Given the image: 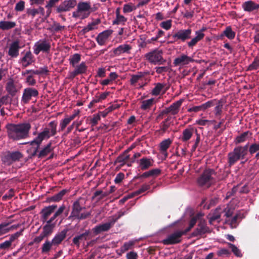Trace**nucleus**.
Returning <instances> with one entry per match:
<instances>
[{
  "label": "nucleus",
  "instance_id": "393cba45",
  "mask_svg": "<svg viewBox=\"0 0 259 259\" xmlns=\"http://www.w3.org/2000/svg\"><path fill=\"white\" fill-rule=\"evenodd\" d=\"M199 222V224L196 230L194 233L195 235L204 234L208 231V228L206 226V223L204 220L200 219Z\"/></svg>",
  "mask_w": 259,
  "mask_h": 259
},
{
  "label": "nucleus",
  "instance_id": "5fc2aeb1",
  "mask_svg": "<svg viewBox=\"0 0 259 259\" xmlns=\"http://www.w3.org/2000/svg\"><path fill=\"white\" fill-rule=\"evenodd\" d=\"M259 143H255L251 144L249 148V151L251 154H252L256 152H258Z\"/></svg>",
  "mask_w": 259,
  "mask_h": 259
},
{
  "label": "nucleus",
  "instance_id": "b1692460",
  "mask_svg": "<svg viewBox=\"0 0 259 259\" xmlns=\"http://www.w3.org/2000/svg\"><path fill=\"white\" fill-rule=\"evenodd\" d=\"M56 208V205H52L45 207L42 210L41 215L44 222L47 221L49 217L54 212Z\"/></svg>",
  "mask_w": 259,
  "mask_h": 259
},
{
  "label": "nucleus",
  "instance_id": "58836bf2",
  "mask_svg": "<svg viewBox=\"0 0 259 259\" xmlns=\"http://www.w3.org/2000/svg\"><path fill=\"white\" fill-rule=\"evenodd\" d=\"M154 99L146 100L142 102L141 108L143 110H147L149 109L154 103Z\"/></svg>",
  "mask_w": 259,
  "mask_h": 259
},
{
  "label": "nucleus",
  "instance_id": "cd10ccee",
  "mask_svg": "<svg viewBox=\"0 0 259 259\" xmlns=\"http://www.w3.org/2000/svg\"><path fill=\"white\" fill-rule=\"evenodd\" d=\"M194 128L193 127H190L185 129L182 133V135L181 137V139L183 142H186L189 140L193 134Z\"/></svg>",
  "mask_w": 259,
  "mask_h": 259
},
{
  "label": "nucleus",
  "instance_id": "774afa93",
  "mask_svg": "<svg viewBox=\"0 0 259 259\" xmlns=\"http://www.w3.org/2000/svg\"><path fill=\"white\" fill-rule=\"evenodd\" d=\"M223 106L221 104L218 105L214 108L215 115L217 116H220L222 112Z\"/></svg>",
  "mask_w": 259,
  "mask_h": 259
},
{
  "label": "nucleus",
  "instance_id": "8fccbe9b",
  "mask_svg": "<svg viewBox=\"0 0 259 259\" xmlns=\"http://www.w3.org/2000/svg\"><path fill=\"white\" fill-rule=\"evenodd\" d=\"M137 7L132 3L125 4L123 6V11L125 13H130L136 10Z\"/></svg>",
  "mask_w": 259,
  "mask_h": 259
},
{
  "label": "nucleus",
  "instance_id": "69168bd1",
  "mask_svg": "<svg viewBox=\"0 0 259 259\" xmlns=\"http://www.w3.org/2000/svg\"><path fill=\"white\" fill-rule=\"evenodd\" d=\"M155 69L157 73L161 74L163 72L167 71L168 70V67L167 66L156 67Z\"/></svg>",
  "mask_w": 259,
  "mask_h": 259
},
{
  "label": "nucleus",
  "instance_id": "72a5a7b5",
  "mask_svg": "<svg viewBox=\"0 0 259 259\" xmlns=\"http://www.w3.org/2000/svg\"><path fill=\"white\" fill-rule=\"evenodd\" d=\"M139 165L142 169H146L152 165V162L149 158H143L139 161Z\"/></svg>",
  "mask_w": 259,
  "mask_h": 259
},
{
  "label": "nucleus",
  "instance_id": "1a4fd4ad",
  "mask_svg": "<svg viewBox=\"0 0 259 259\" xmlns=\"http://www.w3.org/2000/svg\"><path fill=\"white\" fill-rule=\"evenodd\" d=\"M51 48L50 42L46 39L40 40L36 42L33 47L34 53L38 55L40 52L48 53Z\"/></svg>",
  "mask_w": 259,
  "mask_h": 259
},
{
  "label": "nucleus",
  "instance_id": "9b49d317",
  "mask_svg": "<svg viewBox=\"0 0 259 259\" xmlns=\"http://www.w3.org/2000/svg\"><path fill=\"white\" fill-rule=\"evenodd\" d=\"M23 157V154L18 151L9 152L3 158V161L10 165L13 162L20 161Z\"/></svg>",
  "mask_w": 259,
  "mask_h": 259
},
{
  "label": "nucleus",
  "instance_id": "a19ab883",
  "mask_svg": "<svg viewBox=\"0 0 259 259\" xmlns=\"http://www.w3.org/2000/svg\"><path fill=\"white\" fill-rule=\"evenodd\" d=\"M74 67H75V71L78 75L84 73L87 69V67L84 62H81L79 65L76 66Z\"/></svg>",
  "mask_w": 259,
  "mask_h": 259
},
{
  "label": "nucleus",
  "instance_id": "a211bd4d",
  "mask_svg": "<svg viewBox=\"0 0 259 259\" xmlns=\"http://www.w3.org/2000/svg\"><path fill=\"white\" fill-rule=\"evenodd\" d=\"M205 30V28H202L201 30L196 31L195 32L196 36L193 38L190 41L187 42V45L189 47L192 48L196 45V44L203 39L204 36L203 31Z\"/></svg>",
  "mask_w": 259,
  "mask_h": 259
},
{
  "label": "nucleus",
  "instance_id": "f03ea898",
  "mask_svg": "<svg viewBox=\"0 0 259 259\" xmlns=\"http://www.w3.org/2000/svg\"><path fill=\"white\" fill-rule=\"evenodd\" d=\"M57 124L55 121L50 122L48 126L44 128L43 131L39 133L33 140L30 142L31 145L36 146L35 152L44 140L48 139L51 137L56 135L57 133Z\"/></svg>",
  "mask_w": 259,
  "mask_h": 259
},
{
  "label": "nucleus",
  "instance_id": "0e129e2a",
  "mask_svg": "<svg viewBox=\"0 0 259 259\" xmlns=\"http://www.w3.org/2000/svg\"><path fill=\"white\" fill-rule=\"evenodd\" d=\"M223 212H224V215L226 217L227 219H229L230 217L233 213V210L230 208L229 207H227L225 209L223 210Z\"/></svg>",
  "mask_w": 259,
  "mask_h": 259
},
{
  "label": "nucleus",
  "instance_id": "2eb2a0df",
  "mask_svg": "<svg viewBox=\"0 0 259 259\" xmlns=\"http://www.w3.org/2000/svg\"><path fill=\"white\" fill-rule=\"evenodd\" d=\"M193 60L191 57L185 54H182L174 60V64L176 66L182 67L188 65Z\"/></svg>",
  "mask_w": 259,
  "mask_h": 259
},
{
  "label": "nucleus",
  "instance_id": "4be33fe9",
  "mask_svg": "<svg viewBox=\"0 0 259 259\" xmlns=\"http://www.w3.org/2000/svg\"><path fill=\"white\" fill-rule=\"evenodd\" d=\"M172 143V140L169 138L162 141L159 144V150L165 156H167V150Z\"/></svg>",
  "mask_w": 259,
  "mask_h": 259
},
{
  "label": "nucleus",
  "instance_id": "3c124183",
  "mask_svg": "<svg viewBox=\"0 0 259 259\" xmlns=\"http://www.w3.org/2000/svg\"><path fill=\"white\" fill-rule=\"evenodd\" d=\"M224 33L226 37L230 39L234 38L235 35V33L232 31L230 27H227L224 31Z\"/></svg>",
  "mask_w": 259,
  "mask_h": 259
},
{
  "label": "nucleus",
  "instance_id": "423d86ee",
  "mask_svg": "<svg viewBox=\"0 0 259 259\" xmlns=\"http://www.w3.org/2000/svg\"><path fill=\"white\" fill-rule=\"evenodd\" d=\"M163 51L161 50L154 49L145 54L146 59L154 65L163 64L165 60L163 59Z\"/></svg>",
  "mask_w": 259,
  "mask_h": 259
},
{
  "label": "nucleus",
  "instance_id": "4d7b16f0",
  "mask_svg": "<svg viewBox=\"0 0 259 259\" xmlns=\"http://www.w3.org/2000/svg\"><path fill=\"white\" fill-rule=\"evenodd\" d=\"M160 26L165 30L169 29L171 27V20H168L162 22L160 23Z\"/></svg>",
  "mask_w": 259,
  "mask_h": 259
},
{
  "label": "nucleus",
  "instance_id": "473e14b6",
  "mask_svg": "<svg viewBox=\"0 0 259 259\" xmlns=\"http://www.w3.org/2000/svg\"><path fill=\"white\" fill-rule=\"evenodd\" d=\"M165 86V84L157 83L152 91V95L156 96L160 94L161 92L164 93L166 91V89H164Z\"/></svg>",
  "mask_w": 259,
  "mask_h": 259
},
{
  "label": "nucleus",
  "instance_id": "338daca9",
  "mask_svg": "<svg viewBox=\"0 0 259 259\" xmlns=\"http://www.w3.org/2000/svg\"><path fill=\"white\" fill-rule=\"evenodd\" d=\"M25 3L23 1H20L18 3L15 7V10L17 11H22L24 10Z\"/></svg>",
  "mask_w": 259,
  "mask_h": 259
},
{
  "label": "nucleus",
  "instance_id": "c9c22d12",
  "mask_svg": "<svg viewBox=\"0 0 259 259\" xmlns=\"http://www.w3.org/2000/svg\"><path fill=\"white\" fill-rule=\"evenodd\" d=\"M56 225V223L52 224H47L43 228V231L42 233L46 236L47 237L50 235L53 232V230Z\"/></svg>",
  "mask_w": 259,
  "mask_h": 259
},
{
  "label": "nucleus",
  "instance_id": "bb28decb",
  "mask_svg": "<svg viewBox=\"0 0 259 259\" xmlns=\"http://www.w3.org/2000/svg\"><path fill=\"white\" fill-rule=\"evenodd\" d=\"M136 243L135 240H130L128 242H124L118 250V254L121 255L127 250L132 249Z\"/></svg>",
  "mask_w": 259,
  "mask_h": 259
},
{
  "label": "nucleus",
  "instance_id": "39448f33",
  "mask_svg": "<svg viewBox=\"0 0 259 259\" xmlns=\"http://www.w3.org/2000/svg\"><path fill=\"white\" fill-rule=\"evenodd\" d=\"M91 10V5L90 2H79L77 5L76 10L72 14L73 17L84 19L90 15L92 12Z\"/></svg>",
  "mask_w": 259,
  "mask_h": 259
},
{
  "label": "nucleus",
  "instance_id": "a878e982",
  "mask_svg": "<svg viewBox=\"0 0 259 259\" xmlns=\"http://www.w3.org/2000/svg\"><path fill=\"white\" fill-rule=\"evenodd\" d=\"M132 47L127 44H123L115 49L113 53L115 55H119L123 53H129Z\"/></svg>",
  "mask_w": 259,
  "mask_h": 259
},
{
  "label": "nucleus",
  "instance_id": "c756f323",
  "mask_svg": "<svg viewBox=\"0 0 259 259\" xmlns=\"http://www.w3.org/2000/svg\"><path fill=\"white\" fill-rule=\"evenodd\" d=\"M223 212V209L221 208H217L213 213H210L208 215L209 222L212 224L214 221L219 222L221 214Z\"/></svg>",
  "mask_w": 259,
  "mask_h": 259
},
{
  "label": "nucleus",
  "instance_id": "49530a36",
  "mask_svg": "<svg viewBox=\"0 0 259 259\" xmlns=\"http://www.w3.org/2000/svg\"><path fill=\"white\" fill-rule=\"evenodd\" d=\"M80 56L78 54H75L70 57L69 59L70 64L73 67H75V65L77 64L80 60Z\"/></svg>",
  "mask_w": 259,
  "mask_h": 259
},
{
  "label": "nucleus",
  "instance_id": "603ef678",
  "mask_svg": "<svg viewBox=\"0 0 259 259\" xmlns=\"http://www.w3.org/2000/svg\"><path fill=\"white\" fill-rule=\"evenodd\" d=\"M248 134V132H246L238 136L235 140L236 144H239L244 142L247 139Z\"/></svg>",
  "mask_w": 259,
  "mask_h": 259
},
{
  "label": "nucleus",
  "instance_id": "20e7f679",
  "mask_svg": "<svg viewBox=\"0 0 259 259\" xmlns=\"http://www.w3.org/2000/svg\"><path fill=\"white\" fill-rule=\"evenodd\" d=\"M248 149L247 145L235 148L233 151L230 152L228 155L229 165L232 166L239 159H244L247 153Z\"/></svg>",
  "mask_w": 259,
  "mask_h": 259
},
{
  "label": "nucleus",
  "instance_id": "7c9ffc66",
  "mask_svg": "<svg viewBox=\"0 0 259 259\" xmlns=\"http://www.w3.org/2000/svg\"><path fill=\"white\" fill-rule=\"evenodd\" d=\"M183 102V100H180L176 102L173 103L168 109L167 111L171 113L172 114H176L178 111L179 109L181 106Z\"/></svg>",
  "mask_w": 259,
  "mask_h": 259
},
{
  "label": "nucleus",
  "instance_id": "aec40b11",
  "mask_svg": "<svg viewBox=\"0 0 259 259\" xmlns=\"http://www.w3.org/2000/svg\"><path fill=\"white\" fill-rule=\"evenodd\" d=\"M33 56L32 53L30 52H27L24 56L20 60V63L23 67H26L30 65L33 62Z\"/></svg>",
  "mask_w": 259,
  "mask_h": 259
},
{
  "label": "nucleus",
  "instance_id": "f3484780",
  "mask_svg": "<svg viewBox=\"0 0 259 259\" xmlns=\"http://www.w3.org/2000/svg\"><path fill=\"white\" fill-rule=\"evenodd\" d=\"M113 32L112 30L108 29L100 33L96 37V41L98 44L100 46L104 45Z\"/></svg>",
  "mask_w": 259,
  "mask_h": 259
},
{
  "label": "nucleus",
  "instance_id": "dca6fc26",
  "mask_svg": "<svg viewBox=\"0 0 259 259\" xmlns=\"http://www.w3.org/2000/svg\"><path fill=\"white\" fill-rule=\"evenodd\" d=\"M91 238L90 232L86 231L84 233L74 237L72 241L73 243L79 247L80 243H83L84 240H90Z\"/></svg>",
  "mask_w": 259,
  "mask_h": 259
},
{
  "label": "nucleus",
  "instance_id": "e2e57ef3",
  "mask_svg": "<svg viewBox=\"0 0 259 259\" xmlns=\"http://www.w3.org/2000/svg\"><path fill=\"white\" fill-rule=\"evenodd\" d=\"M64 28V26H61L58 23H54L51 26L52 30L55 31H58Z\"/></svg>",
  "mask_w": 259,
  "mask_h": 259
},
{
  "label": "nucleus",
  "instance_id": "052dcab7",
  "mask_svg": "<svg viewBox=\"0 0 259 259\" xmlns=\"http://www.w3.org/2000/svg\"><path fill=\"white\" fill-rule=\"evenodd\" d=\"M126 259H138V255L136 252L131 251L126 253Z\"/></svg>",
  "mask_w": 259,
  "mask_h": 259
},
{
  "label": "nucleus",
  "instance_id": "7ed1b4c3",
  "mask_svg": "<svg viewBox=\"0 0 259 259\" xmlns=\"http://www.w3.org/2000/svg\"><path fill=\"white\" fill-rule=\"evenodd\" d=\"M84 209H85V207L81 205L80 200L74 201L68 219L80 220L87 218L91 215V213L84 211Z\"/></svg>",
  "mask_w": 259,
  "mask_h": 259
},
{
  "label": "nucleus",
  "instance_id": "412c9836",
  "mask_svg": "<svg viewBox=\"0 0 259 259\" xmlns=\"http://www.w3.org/2000/svg\"><path fill=\"white\" fill-rule=\"evenodd\" d=\"M6 89L8 93L12 96L15 95L18 91V88L16 83L12 79L8 80L6 84Z\"/></svg>",
  "mask_w": 259,
  "mask_h": 259
},
{
  "label": "nucleus",
  "instance_id": "c85d7f7f",
  "mask_svg": "<svg viewBox=\"0 0 259 259\" xmlns=\"http://www.w3.org/2000/svg\"><path fill=\"white\" fill-rule=\"evenodd\" d=\"M66 233L67 231L64 230L57 234L51 241L54 245L59 244L65 239Z\"/></svg>",
  "mask_w": 259,
  "mask_h": 259
},
{
  "label": "nucleus",
  "instance_id": "de8ad7c7",
  "mask_svg": "<svg viewBox=\"0 0 259 259\" xmlns=\"http://www.w3.org/2000/svg\"><path fill=\"white\" fill-rule=\"evenodd\" d=\"M51 143H50L40 151L38 154V157H43L46 156L51 151Z\"/></svg>",
  "mask_w": 259,
  "mask_h": 259
},
{
  "label": "nucleus",
  "instance_id": "9d476101",
  "mask_svg": "<svg viewBox=\"0 0 259 259\" xmlns=\"http://www.w3.org/2000/svg\"><path fill=\"white\" fill-rule=\"evenodd\" d=\"M191 29H180L172 35V37L175 41L181 40L184 42L191 38Z\"/></svg>",
  "mask_w": 259,
  "mask_h": 259
},
{
  "label": "nucleus",
  "instance_id": "ddd939ff",
  "mask_svg": "<svg viewBox=\"0 0 259 259\" xmlns=\"http://www.w3.org/2000/svg\"><path fill=\"white\" fill-rule=\"evenodd\" d=\"M76 5V1L75 0L64 1L57 7L56 11L58 13L67 12L73 8Z\"/></svg>",
  "mask_w": 259,
  "mask_h": 259
},
{
  "label": "nucleus",
  "instance_id": "864d4df0",
  "mask_svg": "<svg viewBox=\"0 0 259 259\" xmlns=\"http://www.w3.org/2000/svg\"><path fill=\"white\" fill-rule=\"evenodd\" d=\"M127 21V19L125 18L122 15L118 16V17H116V19L113 21V24H124L126 21Z\"/></svg>",
  "mask_w": 259,
  "mask_h": 259
},
{
  "label": "nucleus",
  "instance_id": "f257e3e1",
  "mask_svg": "<svg viewBox=\"0 0 259 259\" xmlns=\"http://www.w3.org/2000/svg\"><path fill=\"white\" fill-rule=\"evenodd\" d=\"M31 124L28 122L18 124H10L7 125L8 137L13 140L25 139L29 136Z\"/></svg>",
  "mask_w": 259,
  "mask_h": 259
},
{
  "label": "nucleus",
  "instance_id": "4c0bfd02",
  "mask_svg": "<svg viewBox=\"0 0 259 259\" xmlns=\"http://www.w3.org/2000/svg\"><path fill=\"white\" fill-rule=\"evenodd\" d=\"M53 245H54V244L52 241L47 240L42 245L41 252L42 253H48L51 250Z\"/></svg>",
  "mask_w": 259,
  "mask_h": 259
},
{
  "label": "nucleus",
  "instance_id": "680f3d73",
  "mask_svg": "<svg viewBox=\"0 0 259 259\" xmlns=\"http://www.w3.org/2000/svg\"><path fill=\"white\" fill-rule=\"evenodd\" d=\"M129 150H127L123 155L118 157L117 160L119 162H123L126 161L129 158V155L127 154V152Z\"/></svg>",
  "mask_w": 259,
  "mask_h": 259
},
{
  "label": "nucleus",
  "instance_id": "6ab92c4d",
  "mask_svg": "<svg viewBox=\"0 0 259 259\" xmlns=\"http://www.w3.org/2000/svg\"><path fill=\"white\" fill-rule=\"evenodd\" d=\"M242 7L244 11L246 12H252L258 10L259 8V4H257L251 1H248L243 3Z\"/></svg>",
  "mask_w": 259,
  "mask_h": 259
},
{
  "label": "nucleus",
  "instance_id": "c03bdc74",
  "mask_svg": "<svg viewBox=\"0 0 259 259\" xmlns=\"http://www.w3.org/2000/svg\"><path fill=\"white\" fill-rule=\"evenodd\" d=\"M66 192L67 191H66V190H63L61 191L60 192H59L57 194H56V195H54L53 196H52L50 198L51 200L52 201H54V202L59 201L60 200L62 199V197L66 194Z\"/></svg>",
  "mask_w": 259,
  "mask_h": 259
},
{
  "label": "nucleus",
  "instance_id": "6e6d98bb",
  "mask_svg": "<svg viewBox=\"0 0 259 259\" xmlns=\"http://www.w3.org/2000/svg\"><path fill=\"white\" fill-rule=\"evenodd\" d=\"M229 246L232 252L237 256H241V251L240 250L234 245L229 243Z\"/></svg>",
  "mask_w": 259,
  "mask_h": 259
},
{
  "label": "nucleus",
  "instance_id": "0eeeda50",
  "mask_svg": "<svg viewBox=\"0 0 259 259\" xmlns=\"http://www.w3.org/2000/svg\"><path fill=\"white\" fill-rule=\"evenodd\" d=\"M124 214V212H119L118 215H115L110 217L109 221L106 223L96 226L93 229V231L95 235L99 234L103 232L108 231L114 224Z\"/></svg>",
  "mask_w": 259,
  "mask_h": 259
},
{
  "label": "nucleus",
  "instance_id": "bf43d9fd",
  "mask_svg": "<svg viewBox=\"0 0 259 259\" xmlns=\"http://www.w3.org/2000/svg\"><path fill=\"white\" fill-rule=\"evenodd\" d=\"M259 67V59H255L254 61L250 64L248 67L250 70L257 69Z\"/></svg>",
  "mask_w": 259,
  "mask_h": 259
},
{
  "label": "nucleus",
  "instance_id": "5701e85b",
  "mask_svg": "<svg viewBox=\"0 0 259 259\" xmlns=\"http://www.w3.org/2000/svg\"><path fill=\"white\" fill-rule=\"evenodd\" d=\"M20 46L18 41H14L10 46L8 54L11 57H17L19 55Z\"/></svg>",
  "mask_w": 259,
  "mask_h": 259
},
{
  "label": "nucleus",
  "instance_id": "09e8293b",
  "mask_svg": "<svg viewBox=\"0 0 259 259\" xmlns=\"http://www.w3.org/2000/svg\"><path fill=\"white\" fill-rule=\"evenodd\" d=\"M106 196L107 194L106 193H104L102 191H97L94 193L92 198L93 199H96L98 201Z\"/></svg>",
  "mask_w": 259,
  "mask_h": 259
},
{
  "label": "nucleus",
  "instance_id": "13d9d810",
  "mask_svg": "<svg viewBox=\"0 0 259 259\" xmlns=\"http://www.w3.org/2000/svg\"><path fill=\"white\" fill-rule=\"evenodd\" d=\"M71 121L67 117H65L61 121L60 124V130L63 131Z\"/></svg>",
  "mask_w": 259,
  "mask_h": 259
},
{
  "label": "nucleus",
  "instance_id": "ea45409f",
  "mask_svg": "<svg viewBox=\"0 0 259 259\" xmlns=\"http://www.w3.org/2000/svg\"><path fill=\"white\" fill-rule=\"evenodd\" d=\"M100 23V20L99 19H96L91 23L89 24L83 30L85 32H88L92 30L95 29L97 28V25H98Z\"/></svg>",
  "mask_w": 259,
  "mask_h": 259
},
{
  "label": "nucleus",
  "instance_id": "2f4dec72",
  "mask_svg": "<svg viewBox=\"0 0 259 259\" xmlns=\"http://www.w3.org/2000/svg\"><path fill=\"white\" fill-rule=\"evenodd\" d=\"M16 23L13 21H0V29L5 30L14 28Z\"/></svg>",
  "mask_w": 259,
  "mask_h": 259
},
{
  "label": "nucleus",
  "instance_id": "6e6552de",
  "mask_svg": "<svg viewBox=\"0 0 259 259\" xmlns=\"http://www.w3.org/2000/svg\"><path fill=\"white\" fill-rule=\"evenodd\" d=\"M215 172L212 169H206L198 180V184L203 187H208L213 183Z\"/></svg>",
  "mask_w": 259,
  "mask_h": 259
},
{
  "label": "nucleus",
  "instance_id": "a18cd8bd",
  "mask_svg": "<svg viewBox=\"0 0 259 259\" xmlns=\"http://www.w3.org/2000/svg\"><path fill=\"white\" fill-rule=\"evenodd\" d=\"M144 74L142 72H139L137 74L134 75L131 79V83L134 85L136 83L142 79Z\"/></svg>",
  "mask_w": 259,
  "mask_h": 259
},
{
  "label": "nucleus",
  "instance_id": "79ce46f5",
  "mask_svg": "<svg viewBox=\"0 0 259 259\" xmlns=\"http://www.w3.org/2000/svg\"><path fill=\"white\" fill-rule=\"evenodd\" d=\"M44 9L42 7H39L38 9H32L28 10V14L31 15L34 17L36 15L40 14L41 15L44 14Z\"/></svg>",
  "mask_w": 259,
  "mask_h": 259
},
{
  "label": "nucleus",
  "instance_id": "37998d69",
  "mask_svg": "<svg viewBox=\"0 0 259 259\" xmlns=\"http://www.w3.org/2000/svg\"><path fill=\"white\" fill-rule=\"evenodd\" d=\"M117 75L115 72H111L109 74V78H107L102 81L101 84L103 85H106L109 84L111 81L115 80L117 77Z\"/></svg>",
  "mask_w": 259,
  "mask_h": 259
},
{
  "label": "nucleus",
  "instance_id": "f8f14e48",
  "mask_svg": "<svg viewBox=\"0 0 259 259\" xmlns=\"http://www.w3.org/2000/svg\"><path fill=\"white\" fill-rule=\"evenodd\" d=\"M184 233L185 232L181 231H176L164 239L163 243L166 245L178 243L181 241V237Z\"/></svg>",
  "mask_w": 259,
  "mask_h": 259
},
{
  "label": "nucleus",
  "instance_id": "e433bc0d",
  "mask_svg": "<svg viewBox=\"0 0 259 259\" xmlns=\"http://www.w3.org/2000/svg\"><path fill=\"white\" fill-rule=\"evenodd\" d=\"M202 216V214L199 213L197 214L196 215L193 217L190 222L189 227L184 232L186 233L189 231L191 230V229L195 225L197 221H199Z\"/></svg>",
  "mask_w": 259,
  "mask_h": 259
},
{
  "label": "nucleus",
  "instance_id": "4468645a",
  "mask_svg": "<svg viewBox=\"0 0 259 259\" xmlns=\"http://www.w3.org/2000/svg\"><path fill=\"white\" fill-rule=\"evenodd\" d=\"M38 91L33 88H28L24 89L22 98V102L27 103L32 97H36L38 96Z\"/></svg>",
  "mask_w": 259,
  "mask_h": 259
},
{
  "label": "nucleus",
  "instance_id": "f704fd0d",
  "mask_svg": "<svg viewBox=\"0 0 259 259\" xmlns=\"http://www.w3.org/2000/svg\"><path fill=\"white\" fill-rule=\"evenodd\" d=\"M238 218V215H235L231 219H226V223L229 224L231 228H235L239 223Z\"/></svg>",
  "mask_w": 259,
  "mask_h": 259
}]
</instances>
